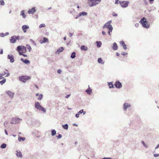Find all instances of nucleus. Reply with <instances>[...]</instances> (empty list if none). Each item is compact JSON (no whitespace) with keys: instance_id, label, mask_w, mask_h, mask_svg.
<instances>
[{"instance_id":"nucleus-31","label":"nucleus","mask_w":159,"mask_h":159,"mask_svg":"<svg viewBox=\"0 0 159 159\" xmlns=\"http://www.w3.org/2000/svg\"><path fill=\"white\" fill-rule=\"evenodd\" d=\"M76 57V53L75 52H73L72 53L71 56L70 57L72 59Z\"/></svg>"},{"instance_id":"nucleus-4","label":"nucleus","mask_w":159,"mask_h":159,"mask_svg":"<svg viewBox=\"0 0 159 159\" xmlns=\"http://www.w3.org/2000/svg\"><path fill=\"white\" fill-rule=\"evenodd\" d=\"M35 107L37 109L46 112V109L41 106L39 102H35L34 104Z\"/></svg>"},{"instance_id":"nucleus-8","label":"nucleus","mask_w":159,"mask_h":159,"mask_svg":"<svg viewBox=\"0 0 159 159\" xmlns=\"http://www.w3.org/2000/svg\"><path fill=\"white\" fill-rule=\"evenodd\" d=\"M115 87L117 89H120L122 87V84L119 80L116 81L114 84Z\"/></svg>"},{"instance_id":"nucleus-52","label":"nucleus","mask_w":159,"mask_h":159,"mask_svg":"<svg viewBox=\"0 0 159 159\" xmlns=\"http://www.w3.org/2000/svg\"><path fill=\"white\" fill-rule=\"evenodd\" d=\"M119 0H116L115 2V4H117L119 3V2L118 1Z\"/></svg>"},{"instance_id":"nucleus-41","label":"nucleus","mask_w":159,"mask_h":159,"mask_svg":"<svg viewBox=\"0 0 159 159\" xmlns=\"http://www.w3.org/2000/svg\"><path fill=\"white\" fill-rule=\"evenodd\" d=\"M45 25L44 24H41L39 26V28H42V27H45Z\"/></svg>"},{"instance_id":"nucleus-45","label":"nucleus","mask_w":159,"mask_h":159,"mask_svg":"<svg viewBox=\"0 0 159 159\" xmlns=\"http://www.w3.org/2000/svg\"><path fill=\"white\" fill-rule=\"evenodd\" d=\"M0 36L2 37H4L5 36L4 34L3 33H0Z\"/></svg>"},{"instance_id":"nucleus-60","label":"nucleus","mask_w":159,"mask_h":159,"mask_svg":"<svg viewBox=\"0 0 159 159\" xmlns=\"http://www.w3.org/2000/svg\"><path fill=\"white\" fill-rule=\"evenodd\" d=\"M111 22H112V20H110L108 21L107 23L108 24H111Z\"/></svg>"},{"instance_id":"nucleus-13","label":"nucleus","mask_w":159,"mask_h":159,"mask_svg":"<svg viewBox=\"0 0 159 159\" xmlns=\"http://www.w3.org/2000/svg\"><path fill=\"white\" fill-rule=\"evenodd\" d=\"M131 105L127 102L123 104V109L124 111H126L127 108L130 107Z\"/></svg>"},{"instance_id":"nucleus-24","label":"nucleus","mask_w":159,"mask_h":159,"mask_svg":"<svg viewBox=\"0 0 159 159\" xmlns=\"http://www.w3.org/2000/svg\"><path fill=\"white\" fill-rule=\"evenodd\" d=\"M87 14L88 13L87 12L83 11L79 13V16H86L87 15Z\"/></svg>"},{"instance_id":"nucleus-47","label":"nucleus","mask_w":159,"mask_h":159,"mask_svg":"<svg viewBox=\"0 0 159 159\" xmlns=\"http://www.w3.org/2000/svg\"><path fill=\"white\" fill-rule=\"evenodd\" d=\"M3 78H4L3 77V75H2V74H1L0 73V80L2 79Z\"/></svg>"},{"instance_id":"nucleus-58","label":"nucleus","mask_w":159,"mask_h":159,"mask_svg":"<svg viewBox=\"0 0 159 159\" xmlns=\"http://www.w3.org/2000/svg\"><path fill=\"white\" fill-rule=\"evenodd\" d=\"M57 50H64V48L63 47L59 48Z\"/></svg>"},{"instance_id":"nucleus-26","label":"nucleus","mask_w":159,"mask_h":159,"mask_svg":"<svg viewBox=\"0 0 159 159\" xmlns=\"http://www.w3.org/2000/svg\"><path fill=\"white\" fill-rule=\"evenodd\" d=\"M25 138L24 137H20L19 136L18 138V140L19 142H21V141H24L25 140Z\"/></svg>"},{"instance_id":"nucleus-21","label":"nucleus","mask_w":159,"mask_h":159,"mask_svg":"<svg viewBox=\"0 0 159 159\" xmlns=\"http://www.w3.org/2000/svg\"><path fill=\"white\" fill-rule=\"evenodd\" d=\"M113 82H107V84L109 89L114 88V85L113 84Z\"/></svg>"},{"instance_id":"nucleus-30","label":"nucleus","mask_w":159,"mask_h":159,"mask_svg":"<svg viewBox=\"0 0 159 159\" xmlns=\"http://www.w3.org/2000/svg\"><path fill=\"white\" fill-rule=\"evenodd\" d=\"M6 81V79H5V78H3V79H2V80L0 81V84L1 85H2L5 83Z\"/></svg>"},{"instance_id":"nucleus-19","label":"nucleus","mask_w":159,"mask_h":159,"mask_svg":"<svg viewBox=\"0 0 159 159\" xmlns=\"http://www.w3.org/2000/svg\"><path fill=\"white\" fill-rule=\"evenodd\" d=\"M21 120V119L18 118H12V121H15L16 124L20 123Z\"/></svg>"},{"instance_id":"nucleus-18","label":"nucleus","mask_w":159,"mask_h":159,"mask_svg":"<svg viewBox=\"0 0 159 159\" xmlns=\"http://www.w3.org/2000/svg\"><path fill=\"white\" fill-rule=\"evenodd\" d=\"M16 156L18 157H20L21 158L22 157V155L21 152L19 150L16 151Z\"/></svg>"},{"instance_id":"nucleus-57","label":"nucleus","mask_w":159,"mask_h":159,"mask_svg":"<svg viewBox=\"0 0 159 159\" xmlns=\"http://www.w3.org/2000/svg\"><path fill=\"white\" fill-rule=\"evenodd\" d=\"M70 94H67L66 97H65V98H69V97H70Z\"/></svg>"},{"instance_id":"nucleus-38","label":"nucleus","mask_w":159,"mask_h":159,"mask_svg":"<svg viewBox=\"0 0 159 159\" xmlns=\"http://www.w3.org/2000/svg\"><path fill=\"white\" fill-rule=\"evenodd\" d=\"M63 50H57V51L55 52V54H59L60 53L62 52Z\"/></svg>"},{"instance_id":"nucleus-51","label":"nucleus","mask_w":159,"mask_h":159,"mask_svg":"<svg viewBox=\"0 0 159 159\" xmlns=\"http://www.w3.org/2000/svg\"><path fill=\"white\" fill-rule=\"evenodd\" d=\"M102 34L103 35H106V33L104 31H102Z\"/></svg>"},{"instance_id":"nucleus-5","label":"nucleus","mask_w":159,"mask_h":159,"mask_svg":"<svg viewBox=\"0 0 159 159\" xmlns=\"http://www.w3.org/2000/svg\"><path fill=\"white\" fill-rule=\"evenodd\" d=\"M27 48L28 50H31V46L28 44L26 45V47L23 45H19L17 47L16 50H26Z\"/></svg>"},{"instance_id":"nucleus-28","label":"nucleus","mask_w":159,"mask_h":159,"mask_svg":"<svg viewBox=\"0 0 159 159\" xmlns=\"http://www.w3.org/2000/svg\"><path fill=\"white\" fill-rule=\"evenodd\" d=\"M20 55H22L24 53H25L27 50H17Z\"/></svg>"},{"instance_id":"nucleus-11","label":"nucleus","mask_w":159,"mask_h":159,"mask_svg":"<svg viewBox=\"0 0 159 159\" xmlns=\"http://www.w3.org/2000/svg\"><path fill=\"white\" fill-rule=\"evenodd\" d=\"M112 25L111 24H108L107 23H106L102 27L103 29H104L105 28H106L107 29H109L113 28Z\"/></svg>"},{"instance_id":"nucleus-43","label":"nucleus","mask_w":159,"mask_h":159,"mask_svg":"<svg viewBox=\"0 0 159 159\" xmlns=\"http://www.w3.org/2000/svg\"><path fill=\"white\" fill-rule=\"evenodd\" d=\"M128 53L126 52H122L121 53V54L124 56H126V55H127Z\"/></svg>"},{"instance_id":"nucleus-12","label":"nucleus","mask_w":159,"mask_h":159,"mask_svg":"<svg viewBox=\"0 0 159 159\" xmlns=\"http://www.w3.org/2000/svg\"><path fill=\"white\" fill-rule=\"evenodd\" d=\"M35 7H34L31 9H29L28 11V13L29 14H33L36 11Z\"/></svg>"},{"instance_id":"nucleus-1","label":"nucleus","mask_w":159,"mask_h":159,"mask_svg":"<svg viewBox=\"0 0 159 159\" xmlns=\"http://www.w3.org/2000/svg\"><path fill=\"white\" fill-rule=\"evenodd\" d=\"M139 22L142 25V26L144 28L148 29L149 28L150 24L145 17L142 18Z\"/></svg>"},{"instance_id":"nucleus-20","label":"nucleus","mask_w":159,"mask_h":159,"mask_svg":"<svg viewBox=\"0 0 159 159\" xmlns=\"http://www.w3.org/2000/svg\"><path fill=\"white\" fill-rule=\"evenodd\" d=\"M85 92L89 95L92 93V89L89 87V88L85 90Z\"/></svg>"},{"instance_id":"nucleus-23","label":"nucleus","mask_w":159,"mask_h":159,"mask_svg":"<svg viewBox=\"0 0 159 159\" xmlns=\"http://www.w3.org/2000/svg\"><path fill=\"white\" fill-rule=\"evenodd\" d=\"M113 50H117L118 46L116 43H114L113 44L112 47Z\"/></svg>"},{"instance_id":"nucleus-48","label":"nucleus","mask_w":159,"mask_h":159,"mask_svg":"<svg viewBox=\"0 0 159 159\" xmlns=\"http://www.w3.org/2000/svg\"><path fill=\"white\" fill-rule=\"evenodd\" d=\"M153 156L155 157H157L159 156V154L158 153H156L154 154L153 155Z\"/></svg>"},{"instance_id":"nucleus-35","label":"nucleus","mask_w":159,"mask_h":159,"mask_svg":"<svg viewBox=\"0 0 159 159\" xmlns=\"http://www.w3.org/2000/svg\"><path fill=\"white\" fill-rule=\"evenodd\" d=\"M43 95L42 94H40L39 96V97L37 98V99L38 100H41L42 99Z\"/></svg>"},{"instance_id":"nucleus-17","label":"nucleus","mask_w":159,"mask_h":159,"mask_svg":"<svg viewBox=\"0 0 159 159\" xmlns=\"http://www.w3.org/2000/svg\"><path fill=\"white\" fill-rule=\"evenodd\" d=\"M20 60L21 61H22L24 63L27 65L30 64V61L28 60L27 59H24L23 58H21L20 59Z\"/></svg>"},{"instance_id":"nucleus-2","label":"nucleus","mask_w":159,"mask_h":159,"mask_svg":"<svg viewBox=\"0 0 159 159\" xmlns=\"http://www.w3.org/2000/svg\"><path fill=\"white\" fill-rule=\"evenodd\" d=\"M88 3L90 7H93L98 4L101 1V0H88Z\"/></svg>"},{"instance_id":"nucleus-46","label":"nucleus","mask_w":159,"mask_h":159,"mask_svg":"<svg viewBox=\"0 0 159 159\" xmlns=\"http://www.w3.org/2000/svg\"><path fill=\"white\" fill-rule=\"evenodd\" d=\"M75 11V9H72V10H70V13H72Z\"/></svg>"},{"instance_id":"nucleus-14","label":"nucleus","mask_w":159,"mask_h":159,"mask_svg":"<svg viewBox=\"0 0 159 159\" xmlns=\"http://www.w3.org/2000/svg\"><path fill=\"white\" fill-rule=\"evenodd\" d=\"M29 28V27L28 25H24L22 26V30L24 33H26L27 30Z\"/></svg>"},{"instance_id":"nucleus-44","label":"nucleus","mask_w":159,"mask_h":159,"mask_svg":"<svg viewBox=\"0 0 159 159\" xmlns=\"http://www.w3.org/2000/svg\"><path fill=\"white\" fill-rule=\"evenodd\" d=\"M83 112V109H81L78 112V113L79 114H80L82 113Z\"/></svg>"},{"instance_id":"nucleus-56","label":"nucleus","mask_w":159,"mask_h":159,"mask_svg":"<svg viewBox=\"0 0 159 159\" xmlns=\"http://www.w3.org/2000/svg\"><path fill=\"white\" fill-rule=\"evenodd\" d=\"M61 70L60 69L58 70L57 71V73L58 74H60L61 73Z\"/></svg>"},{"instance_id":"nucleus-64","label":"nucleus","mask_w":159,"mask_h":159,"mask_svg":"<svg viewBox=\"0 0 159 159\" xmlns=\"http://www.w3.org/2000/svg\"><path fill=\"white\" fill-rule=\"evenodd\" d=\"M9 34V32H6V33L4 34V35H5V36H7V35H8Z\"/></svg>"},{"instance_id":"nucleus-34","label":"nucleus","mask_w":159,"mask_h":159,"mask_svg":"<svg viewBox=\"0 0 159 159\" xmlns=\"http://www.w3.org/2000/svg\"><path fill=\"white\" fill-rule=\"evenodd\" d=\"M81 50H88V48L87 47L85 46L84 45H83L81 46L80 47Z\"/></svg>"},{"instance_id":"nucleus-15","label":"nucleus","mask_w":159,"mask_h":159,"mask_svg":"<svg viewBox=\"0 0 159 159\" xmlns=\"http://www.w3.org/2000/svg\"><path fill=\"white\" fill-rule=\"evenodd\" d=\"M48 39L46 37L43 38L42 39H41L40 40V43L42 44L48 42Z\"/></svg>"},{"instance_id":"nucleus-40","label":"nucleus","mask_w":159,"mask_h":159,"mask_svg":"<svg viewBox=\"0 0 159 159\" xmlns=\"http://www.w3.org/2000/svg\"><path fill=\"white\" fill-rule=\"evenodd\" d=\"M142 144L143 145V146L146 148H148V146L147 145H146L145 143L143 141H142L141 142Z\"/></svg>"},{"instance_id":"nucleus-9","label":"nucleus","mask_w":159,"mask_h":159,"mask_svg":"<svg viewBox=\"0 0 159 159\" xmlns=\"http://www.w3.org/2000/svg\"><path fill=\"white\" fill-rule=\"evenodd\" d=\"M14 56L11 54H8L7 56V58L10 60L11 63H13L15 61Z\"/></svg>"},{"instance_id":"nucleus-61","label":"nucleus","mask_w":159,"mask_h":159,"mask_svg":"<svg viewBox=\"0 0 159 159\" xmlns=\"http://www.w3.org/2000/svg\"><path fill=\"white\" fill-rule=\"evenodd\" d=\"M159 148V143L156 146L155 148V149H158Z\"/></svg>"},{"instance_id":"nucleus-50","label":"nucleus","mask_w":159,"mask_h":159,"mask_svg":"<svg viewBox=\"0 0 159 159\" xmlns=\"http://www.w3.org/2000/svg\"><path fill=\"white\" fill-rule=\"evenodd\" d=\"M6 75L5 76V77H8L10 75V74L8 72H6Z\"/></svg>"},{"instance_id":"nucleus-33","label":"nucleus","mask_w":159,"mask_h":159,"mask_svg":"<svg viewBox=\"0 0 159 159\" xmlns=\"http://www.w3.org/2000/svg\"><path fill=\"white\" fill-rule=\"evenodd\" d=\"M6 147L7 144L5 143H3L0 146V148H1L4 149L6 148Z\"/></svg>"},{"instance_id":"nucleus-62","label":"nucleus","mask_w":159,"mask_h":159,"mask_svg":"<svg viewBox=\"0 0 159 159\" xmlns=\"http://www.w3.org/2000/svg\"><path fill=\"white\" fill-rule=\"evenodd\" d=\"M10 123L11 124H16V123L15 121H13L12 120V121L10 122Z\"/></svg>"},{"instance_id":"nucleus-7","label":"nucleus","mask_w":159,"mask_h":159,"mask_svg":"<svg viewBox=\"0 0 159 159\" xmlns=\"http://www.w3.org/2000/svg\"><path fill=\"white\" fill-rule=\"evenodd\" d=\"M129 2L128 1H119V3L120 4L121 6L123 8H126L127 7Z\"/></svg>"},{"instance_id":"nucleus-53","label":"nucleus","mask_w":159,"mask_h":159,"mask_svg":"<svg viewBox=\"0 0 159 159\" xmlns=\"http://www.w3.org/2000/svg\"><path fill=\"white\" fill-rule=\"evenodd\" d=\"M112 15L114 16H117V14L115 13H113L112 14Z\"/></svg>"},{"instance_id":"nucleus-16","label":"nucleus","mask_w":159,"mask_h":159,"mask_svg":"<svg viewBox=\"0 0 159 159\" xmlns=\"http://www.w3.org/2000/svg\"><path fill=\"white\" fill-rule=\"evenodd\" d=\"M120 43L121 46L123 47V49L124 50H126L127 48L126 45L125 44L124 42L123 41H121L120 42Z\"/></svg>"},{"instance_id":"nucleus-36","label":"nucleus","mask_w":159,"mask_h":159,"mask_svg":"<svg viewBox=\"0 0 159 159\" xmlns=\"http://www.w3.org/2000/svg\"><path fill=\"white\" fill-rule=\"evenodd\" d=\"M113 30V28H112L108 29V34L109 35H111V32H112Z\"/></svg>"},{"instance_id":"nucleus-25","label":"nucleus","mask_w":159,"mask_h":159,"mask_svg":"<svg viewBox=\"0 0 159 159\" xmlns=\"http://www.w3.org/2000/svg\"><path fill=\"white\" fill-rule=\"evenodd\" d=\"M98 62L100 64H103L105 62L103 61L102 60L101 58H98Z\"/></svg>"},{"instance_id":"nucleus-22","label":"nucleus","mask_w":159,"mask_h":159,"mask_svg":"<svg viewBox=\"0 0 159 159\" xmlns=\"http://www.w3.org/2000/svg\"><path fill=\"white\" fill-rule=\"evenodd\" d=\"M20 15L23 18H26V16L25 14V11L24 10H22L21 11Z\"/></svg>"},{"instance_id":"nucleus-3","label":"nucleus","mask_w":159,"mask_h":159,"mask_svg":"<svg viewBox=\"0 0 159 159\" xmlns=\"http://www.w3.org/2000/svg\"><path fill=\"white\" fill-rule=\"evenodd\" d=\"M31 79V77L27 75H22L20 76L18 79L19 80L24 83H25L26 81Z\"/></svg>"},{"instance_id":"nucleus-59","label":"nucleus","mask_w":159,"mask_h":159,"mask_svg":"<svg viewBox=\"0 0 159 159\" xmlns=\"http://www.w3.org/2000/svg\"><path fill=\"white\" fill-rule=\"evenodd\" d=\"M154 0H149V2L151 4L153 3Z\"/></svg>"},{"instance_id":"nucleus-54","label":"nucleus","mask_w":159,"mask_h":159,"mask_svg":"<svg viewBox=\"0 0 159 159\" xmlns=\"http://www.w3.org/2000/svg\"><path fill=\"white\" fill-rule=\"evenodd\" d=\"M79 115H80V114L78 113L77 114H75V116L76 118H78L79 117Z\"/></svg>"},{"instance_id":"nucleus-32","label":"nucleus","mask_w":159,"mask_h":159,"mask_svg":"<svg viewBox=\"0 0 159 159\" xmlns=\"http://www.w3.org/2000/svg\"><path fill=\"white\" fill-rule=\"evenodd\" d=\"M51 135L52 136H54L56 133V131L54 129H52L51 131Z\"/></svg>"},{"instance_id":"nucleus-6","label":"nucleus","mask_w":159,"mask_h":159,"mask_svg":"<svg viewBox=\"0 0 159 159\" xmlns=\"http://www.w3.org/2000/svg\"><path fill=\"white\" fill-rule=\"evenodd\" d=\"M20 36L19 35L17 36L14 35L11 36L10 39V42L12 43H16L17 40H19Z\"/></svg>"},{"instance_id":"nucleus-37","label":"nucleus","mask_w":159,"mask_h":159,"mask_svg":"<svg viewBox=\"0 0 159 159\" xmlns=\"http://www.w3.org/2000/svg\"><path fill=\"white\" fill-rule=\"evenodd\" d=\"M30 41L32 43L34 46H36V44L35 42L32 39H30Z\"/></svg>"},{"instance_id":"nucleus-63","label":"nucleus","mask_w":159,"mask_h":159,"mask_svg":"<svg viewBox=\"0 0 159 159\" xmlns=\"http://www.w3.org/2000/svg\"><path fill=\"white\" fill-rule=\"evenodd\" d=\"M4 131H5V134H6L8 135V132H7V130H6V129H5L4 130Z\"/></svg>"},{"instance_id":"nucleus-29","label":"nucleus","mask_w":159,"mask_h":159,"mask_svg":"<svg viewBox=\"0 0 159 159\" xmlns=\"http://www.w3.org/2000/svg\"><path fill=\"white\" fill-rule=\"evenodd\" d=\"M63 128L67 130L68 128V125L67 124L65 125H62Z\"/></svg>"},{"instance_id":"nucleus-49","label":"nucleus","mask_w":159,"mask_h":159,"mask_svg":"<svg viewBox=\"0 0 159 159\" xmlns=\"http://www.w3.org/2000/svg\"><path fill=\"white\" fill-rule=\"evenodd\" d=\"M147 0H143V1L144 2L145 5H148V2H147Z\"/></svg>"},{"instance_id":"nucleus-27","label":"nucleus","mask_w":159,"mask_h":159,"mask_svg":"<svg viewBox=\"0 0 159 159\" xmlns=\"http://www.w3.org/2000/svg\"><path fill=\"white\" fill-rule=\"evenodd\" d=\"M96 43L97 44V46L98 48H100L102 45V43L101 42L99 41H96Z\"/></svg>"},{"instance_id":"nucleus-42","label":"nucleus","mask_w":159,"mask_h":159,"mask_svg":"<svg viewBox=\"0 0 159 159\" xmlns=\"http://www.w3.org/2000/svg\"><path fill=\"white\" fill-rule=\"evenodd\" d=\"M56 137L58 139H59L61 138L62 136V135L60 134H59L57 136H56Z\"/></svg>"},{"instance_id":"nucleus-10","label":"nucleus","mask_w":159,"mask_h":159,"mask_svg":"<svg viewBox=\"0 0 159 159\" xmlns=\"http://www.w3.org/2000/svg\"><path fill=\"white\" fill-rule=\"evenodd\" d=\"M5 93L8 95V96L11 98H13L14 97L15 93L11 91L8 90L6 91Z\"/></svg>"},{"instance_id":"nucleus-55","label":"nucleus","mask_w":159,"mask_h":159,"mask_svg":"<svg viewBox=\"0 0 159 159\" xmlns=\"http://www.w3.org/2000/svg\"><path fill=\"white\" fill-rule=\"evenodd\" d=\"M139 23H136L135 24V26L136 27H139Z\"/></svg>"},{"instance_id":"nucleus-39","label":"nucleus","mask_w":159,"mask_h":159,"mask_svg":"<svg viewBox=\"0 0 159 159\" xmlns=\"http://www.w3.org/2000/svg\"><path fill=\"white\" fill-rule=\"evenodd\" d=\"M5 4V3L4 2V0H0V5H4Z\"/></svg>"}]
</instances>
